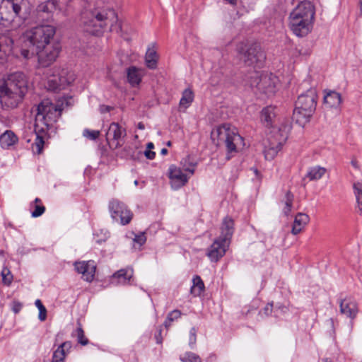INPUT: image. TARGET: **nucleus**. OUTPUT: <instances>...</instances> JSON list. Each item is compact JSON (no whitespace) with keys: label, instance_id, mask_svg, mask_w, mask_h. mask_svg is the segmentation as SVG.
Listing matches in <instances>:
<instances>
[{"label":"nucleus","instance_id":"nucleus-13","mask_svg":"<svg viewBox=\"0 0 362 362\" xmlns=\"http://www.w3.org/2000/svg\"><path fill=\"white\" fill-rule=\"evenodd\" d=\"M127 135L126 129L117 122L110 124L106 133V139L110 148L114 149L122 146L120 141Z\"/></svg>","mask_w":362,"mask_h":362},{"label":"nucleus","instance_id":"nucleus-17","mask_svg":"<svg viewBox=\"0 0 362 362\" xmlns=\"http://www.w3.org/2000/svg\"><path fill=\"white\" fill-rule=\"evenodd\" d=\"M168 177L170 180L172 187L177 189L185 186L189 177L182 172L180 168L171 165L168 169Z\"/></svg>","mask_w":362,"mask_h":362},{"label":"nucleus","instance_id":"nucleus-55","mask_svg":"<svg viewBox=\"0 0 362 362\" xmlns=\"http://www.w3.org/2000/svg\"><path fill=\"white\" fill-rule=\"evenodd\" d=\"M299 55H308L310 54L309 51L303 52L302 49L298 50Z\"/></svg>","mask_w":362,"mask_h":362},{"label":"nucleus","instance_id":"nucleus-12","mask_svg":"<svg viewBox=\"0 0 362 362\" xmlns=\"http://www.w3.org/2000/svg\"><path fill=\"white\" fill-rule=\"evenodd\" d=\"M59 8L57 0H47L36 8L37 19L40 22H51L54 13Z\"/></svg>","mask_w":362,"mask_h":362},{"label":"nucleus","instance_id":"nucleus-16","mask_svg":"<svg viewBox=\"0 0 362 362\" xmlns=\"http://www.w3.org/2000/svg\"><path fill=\"white\" fill-rule=\"evenodd\" d=\"M74 267L76 272L82 274V279L88 282L93 281L96 270V265L94 261L76 262Z\"/></svg>","mask_w":362,"mask_h":362},{"label":"nucleus","instance_id":"nucleus-24","mask_svg":"<svg viewBox=\"0 0 362 362\" xmlns=\"http://www.w3.org/2000/svg\"><path fill=\"white\" fill-rule=\"evenodd\" d=\"M310 221L309 216L306 214L298 213L294 218L291 232L294 235L298 234L308 223Z\"/></svg>","mask_w":362,"mask_h":362},{"label":"nucleus","instance_id":"nucleus-21","mask_svg":"<svg viewBox=\"0 0 362 362\" xmlns=\"http://www.w3.org/2000/svg\"><path fill=\"white\" fill-rule=\"evenodd\" d=\"M275 109L274 106L268 105L262 110L260 114L261 122L266 127H273L274 120L276 117Z\"/></svg>","mask_w":362,"mask_h":362},{"label":"nucleus","instance_id":"nucleus-23","mask_svg":"<svg viewBox=\"0 0 362 362\" xmlns=\"http://www.w3.org/2000/svg\"><path fill=\"white\" fill-rule=\"evenodd\" d=\"M324 104L329 108H337L341 103V94L334 90H325Z\"/></svg>","mask_w":362,"mask_h":362},{"label":"nucleus","instance_id":"nucleus-49","mask_svg":"<svg viewBox=\"0 0 362 362\" xmlns=\"http://www.w3.org/2000/svg\"><path fill=\"white\" fill-rule=\"evenodd\" d=\"M22 303L17 301H13L12 310L15 313H18L22 308Z\"/></svg>","mask_w":362,"mask_h":362},{"label":"nucleus","instance_id":"nucleus-5","mask_svg":"<svg viewBox=\"0 0 362 362\" xmlns=\"http://www.w3.org/2000/svg\"><path fill=\"white\" fill-rule=\"evenodd\" d=\"M62 105H55L49 99L43 100L37 107L35 131L45 132L61 117Z\"/></svg>","mask_w":362,"mask_h":362},{"label":"nucleus","instance_id":"nucleus-25","mask_svg":"<svg viewBox=\"0 0 362 362\" xmlns=\"http://www.w3.org/2000/svg\"><path fill=\"white\" fill-rule=\"evenodd\" d=\"M18 141V136L11 130H6L0 136V146L4 149L9 148Z\"/></svg>","mask_w":362,"mask_h":362},{"label":"nucleus","instance_id":"nucleus-43","mask_svg":"<svg viewBox=\"0 0 362 362\" xmlns=\"http://www.w3.org/2000/svg\"><path fill=\"white\" fill-rule=\"evenodd\" d=\"M182 362H202L201 358L194 353H186L180 356Z\"/></svg>","mask_w":362,"mask_h":362},{"label":"nucleus","instance_id":"nucleus-3","mask_svg":"<svg viewBox=\"0 0 362 362\" xmlns=\"http://www.w3.org/2000/svg\"><path fill=\"white\" fill-rule=\"evenodd\" d=\"M28 90L27 80L22 72H15L8 76L0 85V100L2 105L14 108L22 101Z\"/></svg>","mask_w":362,"mask_h":362},{"label":"nucleus","instance_id":"nucleus-57","mask_svg":"<svg viewBox=\"0 0 362 362\" xmlns=\"http://www.w3.org/2000/svg\"><path fill=\"white\" fill-rule=\"evenodd\" d=\"M168 151L167 148H163L161 149L160 153L163 156L166 155L168 153Z\"/></svg>","mask_w":362,"mask_h":362},{"label":"nucleus","instance_id":"nucleus-18","mask_svg":"<svg viewBox=\"0 0 362 362\" xmlns=\"http://www.w3.org/2000/svg\"><path fill=\"white\" fill-rule=\"evenodd\" d=\"M71 83L70 80L65 76V72L53 73L47 78L48 89L52 91H59L65 89Z\"/></svg>","mask_w":362,"mask_h":362},{"label":"nucleus","instance_id":"nucleus-48","mask_svg":"<svg viewBox=\"0 0 362 362\" xmlns=\"http://www.w3.org/2000/svg\"><path fill=\"white\" fill-rule=\"evenodd\" d=\"M272 309H273V304L268 303L267 305H266V306L264 307V308L263 310L264 314L266 316H269V315H271V313L272 312Z\"/></svg>","mask_w":362,"mask_h":362},{"label":"nucleus","instance_id":"nucleus-51","mask_svg":"<svg viewBox=\"0 0 362 362\" xmlns=\"http://www.w3.org/2000/svg\"><path fill=\"white\" fill-rule=\"evenodd\" d=\"M112 109H113V107H112L109 106V105H100V110L101 113H107V112H110Z\"/></svg>","mask_w":362,"mask_h":362},{"label":"nucleus","instance_id":"nucleus-56","mask_svg":"<svg viewBox=\"0 0 362 362\" xmlns=\"http://www.w3.org/2000/svg\"><path fill=\"white\" fill-rule=\"evenodd\" d=\"M137 127H138V129H144L145 126H144V123H143V122H139V124H138V125H137Z\"/></svg>","mask_w":362,"mask_h":362},{"label":"nucleus","instance_id":"nucleus-34","mask_svg":"<svg viewBox=\"0 0 362 362\" xmlns=\"http://www.w3.org/2000/svg\"><path fill=\"white\" fill-rule=\"evenodd\" d=\"M326 170L320 166H315L308 170L306 177L310 180H316L320 179L325 173Z\"/></svg>","mask_w":362,"mask_h":362},{"label":"nucleus","instance_id":"nucleus-2","mask_svg":"<svg viewBox=\"0 0 362 362\" xmlns=\"http://www.w3.org/2000/svg\"><path fill=\"white\" fill-rule=\"evenodd\" d=\"M80 20L84 30L93 35H101L107 30L116 33L122 30L117 14L110 8H86L81 13Z\"/></svg>","mask_w":362,"mask_h":362},{"label":"nucleus","instance_id":"nucleus-39","mask_svg":"<svg viewBox=\"0 0 362 362\" xmlns=\"http://www.w3.org/2000/svg\"><path fill=\"white\" fill-rule=\"evenodd\" d=\"M100 231V234H98L97 232L93 234L94 241L99 245L106 241L110 237V233L107 230L102 229Z\"/></svg>","mask_w":362,"mask_h":362},{"label":"nucleus","instance_id":"nucleus-19","mask_svg":"<svg viewBox=\"0 0 362 362\" xmlns=\"http://www.w3.org/2000/svg\"><path fill=\"white\" fill-rule=\"evenodd\" d=\"M295 13L298 14L300 19L305 18L307 14H308L309 19H314L315 11L313 4L310 1L303 0L298 3L296 8L290 13L289 17H294Z\"/></svg>","mask_w":362,"mask_h":362},{"label":"nucleus","instance_id":"nucleus-58","mask_svg":"<svg viewBox=\"0 0 362 362\" xmlns=\"http://www.w3.org/2000/svg\"><path fill=\"white\" fill-rule=\"evenodd\" d=\"M154 146L153 144L150 142L147 144V148L148 150H150L151 148H153Z\"/></svg>","mask_w":362,"mask_h":362},{"label":"nucleus","instance_id":"nucleus-7","mask_svg":"<svg viewBox=\"0 0 362 362\" xmlns=\"http://www.w3.org/2000/svg\"><path fill=\"white\" fill-rule=\"evenodd\" d=\"M250 86L256 87L261 93L267 96L273 95L276 90L279 81L277 77L272 74L254 72L251 76Z\"/></svg>","mask_w":362,"mask_h":362},{"label":"nucleus","instance_id":"nucleus-15","mask_svg":"<svg viewBox=\"0 0 362 362\" xmlns=\"http://www.w3.org/2000/svg\"><path fill=\"white\" fill-rule=\"evenodd\" d=\"M21 7L15 0H2L0 5V20L9 21L17 16Z\"/></svg>","mask_w":362,"mask_h":362},{"label":"nucleus","instance_id":"nucleus-61","mask_svg":"<svg viewBox=\"0 0 362 362\" xmlns=\"http://www.w3.org/2000/svg\"><path fill=\"white\" fill-rule=\"evenodd\" d=\"M360 4H361V13L362 14V0L360 1Z\"/></svg>","mask_w":362,"mask_h":362},{"label":"nucleus","instance_id":"nucleus-62","mask_svg":"<svg viewBox=\"0 0 362 362\" xmlns=\"http://www.w3.org/2000/svg\"><path fill=\"white\" fill-rule=\"evenodd\" d=\"M157 343L160 344L161 343V340L158 339V337H156Z\"/></svg>","mask_w":362,"mask_h":362},{"label":"nucleus","instance_id":"nucleus-37","mask_svg":"<svg viewBox=\"0 0 362 362\" xmlns=\"http://www.w3.org/2000/svg\"><path fill=\"white\" fill-rule=\"evenodd\" d=\"M182 315V313L179 310H174L168 313L166 320H165L163 325L165 327L168 329L172 325V323L179 319Z\"/></svg>","mask_w":362,"mask_h":362},{"label":"nucleus","instance_id":"nucleus-63","mask_svg":"<svg viewBox=\"0 0 362 362\" xmlns=\"http://www.w3.org/2000/svg\"><path fill=\"white\" fill-rule=\"evenodd\" d=\"M167 146H171V141H168V143H167Z\"/></svg>","mask_w":362,"mask_h":362},{"label":"nucleus","instance_id":"nucleus-33","mask_svg":"<svg viewBox=\"0 0 362 362\" xmlns=\"http://www.w3.org/2000/svg\"><path fill=\"white\" fill-rule=\"evenodd\" d=\"M30 208L34 209L31 212V215L34 218L42 216L45 211V207L40 198H35L34 202L30 204Z\"/></svg>","mask_w":362,"mask_h":362},{"label":"nucleus","instance_id":"nucleus-41","mask_svg":"<svg viewBox=\"0 0 362 362\" xmlns=\"http://www.w3.org/2000/svg\"><path fill=\"white\" fill-rule=\"evenodd\" d=\"M226 250H208L206 255L212 261L217 262L225 255Z\"/></svg>","mask_w":362,"mask_h":362},{"label":"nucleus","instance_id":"nucleus-8","mask_svg":"<svg viewBox=\"0 0 362 362\" xmlns=\"http://www.w3.org/2000/svg\"><path fill=\"white\" fill-rule=\"evenodd\" d=\"M108 210L112 219L122 226L128 225L133 218L134 214L129 207L117 199H112L108 203Z\"/></svg>","mask_w":362,"mask_h":362},{"label":"nucleus","instance_id":"nucleus-54","mask_svg":"<svg viewBox=\"0 0 362 362\" xmlns=\"http://www.w3.org/2000/svg\"><path fill=\"white\" fill-rule=\"evenodd\" d=\"M351 164L352 165V166L354 168H355L356 169H358V163L356 161V160H352L351 161Z\"/></svg>","mask_w":362,"mask_h":362},{"label":"nucleus","instance_id":"nucleus-47","mask_svg":"<svg viewBox=\"0 0 362 362\" xmlns=\"http://www.w3.org/2000/svg\"><path fill=\"white\" fill-rule=\"evenodd\" d=\"M189 334V343L191 344H194L197 339V329L195 327H192L190 329Z\"/></svg>","mask_w":362,"mask_h":362},{"label":"nucleus","instance_id":"nucleus-53","mask_svg":"<svg viewBox=\"0 0 362 362\" xmlns=\"http://www.w3.org/2000/svg\"><path fill=\"white\" fill-rule=\"evenodd\" d=\"M195 166H196V163H190L189 167L185 166L184 170H185V171L189 172L192 175H193L194 173V170H195V169H194Z\"/></svg>","mask_w":362,"mask_h":362},{"label":"nucleus","instance_id":"nucleus-14","mask_svg":"<svg viewBox=\"0 0 362 362\" xmlns=\"http://www.w3.org/2000/svg\"><path fill=\"white\" fill-rule=\"evenodd\" d=\"M339 303L341 314L349 318L352 322L359 312L358 304L356 300L351 297H345L341 298Z\"/></svg>","mask_w":362,"mask_h":362},{"label":"nucleus","instance_id":"nucleus-36","mask_svg":"<svg viewBox=\"0 0 362 362\" xmlns=\"http://www.w3.org/2000/svg\"><path fill=\"white\" fill-rule=\"evenodd\" d=\"M294 199V195L291 191H287L285 194L284 199L283 200L284 203V206L283 208V213L286 216H288L291 211L293 207V203Z\"/></svg>","mask_w":362,"mask_h":362},{"label":"nucleus","instance_id":"nucleus-29","mask_svg":"<svg viewBox=\"0 0 362 362\" xmlns=\"http://www.w3.org/2000/svg\"><path fill=\"white\" fill-rule=\"evenodd\" d=\"M146 231L139 232V233H135L134 231L129 232L127 237L132 239L134 247H141L143 246L147 240L146 235Z\"/></svg>","mask_w":362,"mask_h":362},{"label":"nucleus","instance_id":"nucleus-6","mask_svg":"<svg viewBox=\"0 0 362 362\" xmlns=\"http://www.w3.org/2000/svg\"><path fill=\"white\" fill-rule=\"evenodd\" d=\"M317 95L315 88H310L301 93L295 103L293 119L300 125L310 121L316 110Z\"/></svg>","mask_w":362,"mask_h":362},{"label":"nucleus","instance_id":"nucleus-35","mask_svg":"<svg viewBox=\"0 0 362 362\" xmlns=\"http://www.w3.org/2000/svg\"><path fill=\"white\" fill-rule=\"evenodd\" d=\"M283 141H279L275 146H270L264 150V157L267 160H271L274 158L279 151L282 148Z\"/></svg>","mask_w":362,"mask_h":362},{"label":"nucleus","instance_id":"nucleus-32","mask_svg":"<svg viewBox=\"0 0 362 362\" xmlns=\"http://www.w3.org/2000/svg\"><path fill=\"white\" fill-rule=\"evenodd\" d=\"M194 98V95L193 91L190 88H186L182 92V98L180 100V106L181 107L187 108L193 102Z\"/></svg>","mask_w":362,"mask_h":362},{"label":"nucleus","instance_id":"nucleus-59","mask_svg":"<svg viewBox=\"0 0 362 362\" xmlns=\"http://www.w3.org/2000/svg\"><path fill=\"white\" fill-rule=\"evenodd\" d=\"M324 362H333L332 361L329 360V358H325L323 360Z\"/></svg>","mask_w":362,"mask_h":362},{"label":"nucleus","instance_id":"nucleus-20","mask_svg":"<svg viewBox=\"0 0 362 362\" xmlns=\"http://www.w3.org/2000/svg\"><path fill=\"white\" fill-rule=\"evenodd\" d=\"M13 43L14 41L10 32L0 35V64L6 62L5 54L7 52L11 51Z\"/></svg>","mask_w":362,"mask_h":362},{"label":"nucleus","instance_id":"nucleus-22","mask_svg":"<svg viewBox=\"0 0 362 362\" xmlns=\"http://www.w3.org/2000/svg\"><path fill=\"white\" fill-rule=\"evenodd\" d=\"M72 344L70 341L62 343L54 351L52 362H64L66 356L69 353Z\"/></svg>","mask_w":362,"mask_h":362},{"label":"nucleus","instance_id":"nucleus-60","mask_svg":"<svg viewBox=\"0 0 362 362\" xmlns=\"http://www.w3.org/2000/svg\"><path fill=\"white\" fill-rule=\"evenodd\" d=\"M254 172H255V173L257 175H258V173H259L258 170H257V168H255V169H254Z\"/></svg>","mask_w":362,"mask_h":362},{"label":"nucleus","instance_id":"nucleus-26","mask_svg":"<svg viewBox=\"0 0 362 362\" xmlns=\"http://www.w3.org/2000/svg\"><path fill=\"white\" fill-rule=\"evenodd\" d=\"M141 71V69L134 66H132L127 69V81L132 86H136L141 83L143 76Z\"/></svg>","mask_w":362,"mask_h":362},{"label":"nucleus","instance_id":"nucleus-38","mask_svg":"<svg viewBox=\"0 0 362 362\" xmlns=\"http://www.w3.org/2000/svg\"><path fill=\"white\" fill-rule=\"evenodd\" d=\"M76 332L77 341H78V344H80L83 346H86V345L88 344L89 340L86 337V336L84 334V331H83V328L81 327V324H79V323H78V327H77V329L76 330Z\"/></svg>","mask_w":362,"mask_h":362},{"label":"nucleus","instance_id":"nucleus-46","mask_svg":"<svg viewBox=\"0 0 362 362\" xmlns=\"http://www.w3.org/2000/svg\"><path fill=\"white\" fill-rule=\"evenodd\" d=\"M122 153H124V156L127 158H129L132 160H135L137 158V156H136V149L132 146H126L124 148Z\"/></svg>","mask_w":362,"mask_h":362},{"label":"nucleus","instance_id":"nucleus-1","mask_svg":"<svg viewBox=\"0 0 362 362\" xmlns=\"http://www.w3.org/2000/svg\"><path fill=\"white\" fill-rule=\"evenodd\" d=\"M53 25H41L25 33V37L33 46L36 47L38 62L43 67L49 66L58 57L61 47L58 42H51L55 35Z\"/></svg>","mask_w":362,"mask_h":362},{"label":"nucleus","instance_id":"nucleus-50","mask_svg":"<svg viewBox=\"0 0 362 362\" xmlns=\"http://www.w3.org/2000/svg\"><path fill=\"white\" fill-rule=\"evenodd\" d=\"M21 55L25 59H29L31 57L33 53H31L28 49H22L21 51Z\"/></svg>","mask_w":362,"mask_h":362},{"label":"nucleus","instance_id":"nucleus-27","mask_svg":"<svg viewBox=\"0 0 362 362\" xmlns=\"http://www.w3.org/2000/svg\"><path fill=\"white\" fill-rule=\"evenodd\" d=\"M133 276V270L132 269H122L116 272L112 275L113 279H117L118 283L127 284L129 282L130 279Z\"/></svg>","mask_w":362,"mask_h":362},{"label":"nucleus","instance_id":"nucleus-40","mask_svg":"<svg viewBox=\"0 0 362 362\" xmlns=\"http://www.w3.org/2000/svg\"><path fill=\"white\" fill-rule=\"evenodd\" d=\"M2 282L6 286H10L13 281V275L9 269L4 267L1 271Z\"/></svg>","mask_w":362,"mask_h":362},{"label":"nucleus","instance_id":"nucleus-64","mask_svg":"<svg viewBox=\"0 0 362 362\" xmlns=\"http://www.w3.org/2000/svg\"><path fill=\"white\" fill-rule=\"evenodd\" d=\"M138 184H139V181H138V180H135V181H134V185H138Z\"/></svg>","mask_w":362,"mask_h":362},{"label":"nucleus","instance_id":"nucleus-10","mask_svg":"<svg viewBox=\"0 0 362 362\" xmlns=\"http://www.w3.org/2000/svg\"><path fill=\"white\" fill-rule=\"evenodd\" d=\"M234 233V221L228 216L223 218L221 226V234L216 238L210 249H228Z\"/></svg>","mask_w":362,"mask_h":362},{"label":"nucleus","instance_id":"nucleus-28","mask_svg":"<svg viewBox=\"0 0 362 362\" xmlns=\"http://www.w3.org/2000/svg\"><path fill=\"white\" fill-rule=\"evenodd\" d=\"M353 189L357 203L356 209L359 214L362 215V180L354 182Z\"/></svg>","mask_w":362,"mask_h":362},{"label":"nucleus","instance_id":"nucleus-4","mask_svg":"<svg viewBox=\"0 0 362 362\" xmlns=\"http://www.w3.org/2000/svg\"><path fill=\"white\" fill-rule=\"evenodd\" d=\"M211 137L216 146H225L228 160L245 146L243 137L239 134L237 128L230 124H223L214 129Z\"/></svg>","mask_w":362,"mask_h":362},{"label":"nucleus","instance_id":"nucleus-9","mask_svg":"<svg viewBox=\"0 0 362 362\" xmlns=\"http://www.w3.org/2000/svg\"><path fill=\"white\" fill-rule=\"evenodd\" d=\"M237 50L239 54L244 55V62L247 65L259 68L262 66L266 56L259 45L253 44L245 49L244 45L240 44Z\"/></svg>","mask_w":362,"mask_h":362},{"label":"nucleus","instance_id":"nucleus-52","mask_svg":"<svg viewBox=\"0 0 362 362\" xmlns=\"http://www.w3.org/2000/svg\"><path fill=\"white\" fill-rule=\"evenodd\" d=\"M144 155L148 159L153 160L156 156V153L150 150H146L144 151Z\"/></svg>","mask_w":362,"mask_h":362},{"label":"nucleus","instance_id":"nucleus-45","mask_svg":"<svg viewBox=\"0 0 362 362\" xmlns=\"http://www.w3.org/2000/svg\"><path fill=\"white\" fill-rule=\"evenodd\" d=\"M100 134V131L98 130H90L88 129H85L83 132V136L86 137L90 140L95 141L96 140Z\"/></svg>","mask_w":362,"mask_h":362},{"label":"nucleus","instance_id":"nucleus-42","mask_svg":"<svg viewBox=\"0 0 362 362\" xmlns=\"http://www.w3.org/2000/svg\"><path fill=\"white\" fill-rule=\"evenodd\" d=\"M35 304L39 310V320L42 322L45 321L47 319L46 308L43 305L42 301L40 299L36 300Z\"/></svg>","mask_w":362,"mask_h":362},{"label":"nucleus","instance_id":"nucleus-44","mask_svg":"<svg viewBox=\"0 0 362 362\" xmlns=\"http://www.w3.org/2000/svg\"><path fill=\"white\" fill-rule=\"evenodd\" d=\"M35 141L34 145L36 148V152L38 154H40L42 151L44 144H45L44 138H43V136L39 135L40 132H35Z\"/></svg>","mask_w":362,"mask_h":362},{"label":"nucleus","instance_id":"nucleus-31","mask_svg":"<svg viewBox=\"0 0 362 362\" xmlns=\"http://www.w3.org/2000/svg\"><path fill=\"white\" fill-rule=\"evenodd\" d=\"M193 285L191 287L190 292L194 296H199L204 291V284L201 277L198 275L194 276L192 279Z\"/></svg>","mask_w":362,"mask_h":362},{"label":"nucleus","instance_id":"nucleus-30","mask_svg":"<svg viewBox=\"0 0 362 362\" xmlns=\"http://www.w3.org/2000/svg\"><path fill=\"white\" fill-rule=\"evenodd\" d=\"M146 65L150 69L157 67L158 55L155 49L148 48L145 56Z\"/></svg>","mask_w":362,"mask_h":362},{"label":"nucleus","instance_id":"nucleus-11","mask_svg":"<svg viewBox=\"0 0 362 362\" xmlns=\"http://www.w3.org/2000/svg\"><path fill=\"white\" fill-rule=\"evenodd\" d=\"M294 17H289V26L292 32L298 37L307 35L312 29L314 19H309L308 14L305 18L300 19L298 14L295 13Z\"/></svg>","mask_w":362,"mask_h":362}]
</instances>
